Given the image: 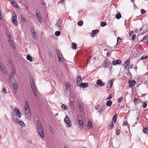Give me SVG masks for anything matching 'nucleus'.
<instances>
[{
  "label": "nucleus",
  "mask_w": 148,
  "mask_h": 148,
  "mask_svg": "<svg viewBox=\"0 0 148 148\" xmlns=\"http://www.w3.org/2000/svg\"><path fill=\"white\" fill-rule=\"evenodd\" d=\"M79 79L82 81L81 77L80 76L77 77V80H76L77 84L78 86H80L81 85V83Z\"/></svg>",
  "instance_id": "obj_14"
},
{
  "label": "nucleus",
  "mask_w": 148,
  "mask_h": 148,
  "mask_svg": "<svg viewBox=\"0 0 148 148\" xmlns=\"http://www.w3.org/2000/svg\"><path fill=\"white\" fill-rule=\"evenodd\" d=\"M136 84L135 81L134 80H132L130 84V86L132 87L133 86H134Z\"/></svg>",
  "instance_id": "obj_25"
},
{
  "label": "nucleus",
  "mask_w": 148,
  "mask_h": 148,
  "mask_svg": "<svg viewBox=\"0 0 148 148\" xmlns=\"http://www.w3.org/2000/svg\"><path fill=\"white\" fill-rule=\"evenodd\" d=\"M123 99V97H121L120 98H119L118 99V101H117L119 103L121 102L122 101Z\"/></svg>",
  "instance_id": "obj_45"
},
{
  "label": "nucleus",
  "mask_w": 148,
  "mask_h": 148,
  "mask_svg": "<svg viewBox=\"0 0 148 148\" xmlns=\"http://www.w3.org/2000/svg\"><path fill=\"white\" fill-rule=\"evenodd\" d=\"M78 123L79 125V127L80 129L83 128L84 126V123L83 122V120L82 117L81 116H78Z\"/></svg>",
  "instance_id": "obj_5"
},
{
  "label": "nucleus",
  "mask_w": 148,
  "mask_h": 148,
  "mask_svg": "<svg viewBox=\"0 0 148 148\" xmlns=\"http://www.w3.org/2000/svg\"><path fill=\"white\" fill-rule=\"evenodd\" d=\"M143 132L145 134H148V130L147 128H144L143 129Z\"/></svg>",
  "instance_id": "obj_40"
},
{
  "label": "nucleus",
  "mask_w": 148,
  "mask_h": 148,
  "mask_svg": "<svg viewBox=\"0 0 148 148\" xmlns=\"http://www.w3.org/2000/svg\"><path fill=\"white\" fill-rule=\"evenodd\" d=\"M17 19V16L15 13H13V17L12 18V23L16 26H17L18 25L17 22L16 20Z\"/></svg>",
  "instance_id": "obj_9"
},
{
  "label": "nucleus",
  "mask_w": 148,
  "mask_h": 148,
  "mask_svg": "<svg viewBox=\"0 0 148 148\" xmlns=\"http://www.w3.org/2000/svg\"><path fill=\"white\" fill-rule=\"evenodd\" d=\"M12 119L13 121L16 123L18 121H19V120L16 118L15 116H14L12 117Z\"/></svg>",
  "instance_id": "obj_34"
},
{
  "label": "nucleus",
  "mask_w": 148,
  "mask_h": 148,
  "mask_svg": "<svg viewBox=\"0 0 148 148\" xmlns=\"http://www.w3.org/2000/svg\"><path fill=\"white\" fill-rule=\"evenodd\" d=\"M111 61L108 59H106L103 64V67H107L109 66L111 64Z\"/></svg>",
  "instance_id": "obj_6"
},
{
  "label": "nucleus",
  "mask_w": 148,
  "mask_h": 148,
  "mask_svg": "<svg viewBox=\"0 0 148 148\" xmlns=\"http://www.w3.org/2000/svg\"><path fill=\"white\" fill-rule=\"evenodd\" d=\"M9 41L10 43L12 46V48L14 49H15L16 48L14 46V43L12 40L10 39V38H9Z\"/></svg>",
  "instance_id": "obj_17"
},
{
  "label": "nucleus",
  "mask_w": 148,
  "mask_h": 148,
  "mask_svg": "<svg viewBox=\"0 0 148 148\" xmlns=\"http://www.w3.org/2000/svg\"><path fill=\"white\" fill-rule=\"evenodd\" d=\"M15 69H14L12 70V72L11 73L10 76V78L11 77H13V76L14 75V74H15Z\"/></svg>",
  "instance_id": "obj_37"
},
{
  "label": "nucleus",
  "mask_w": 148,
  "mask_h": 148,
  "mask_svg": "<svg viewBox=\"0 0 148 148\" xmlns=\"http://www.w3.org/2000/svg\"><path fill=\"white\" fill-rule=\"evenodd\" d=\"M11 3L12 5L16 8L18 6V5L16 4V2L14 1H11Z\"/></svg>",
  "instance_id": "obj_28"
},
{
  "label": "nucleus",
  "mask_w": 148,
  "mask_h": 148,
  "mask_svg": "<svg viewBox=\"0 0 148 148\" xmlns=\"http://www.w3.org/2000/svg\"><path fill=\"white\" fill-rule=\"evenodd\" d=\"M21 21L22 22L24 23L26 21V20L25 19L23 15H21Z\"/></svg>",
  "instance_id": "obj_33"
},
{
  "label": "nucleus",
  "mask_w": 148,
  "mask_h": 148,
  "mask_svg": "<svg viewBox=\"0 0 148 148\" xmlns=\"http://www.w3.org/2000/svg\"><path fill=\"white\" fill-rule=\"evenodd\" d=\"M88 84L84 83H82L81 85L80 86H81L82 87L84 88H86V87H88Z\"/></svg>",
  "instance_id": "obj_27"
},
{
  "label": "nucleus",
  "mask_w": 148,
  "mask_h": 148,
  "mask_svg": "<svg viewBox=\"0 0 148 148\" xmlns=\"http://www.w3.org/2000/svg\"><path fill=\"white\" fill-rule=\"evenodd\" d=\"M141 14H144L145 13V10H144L143 9H142L141 10Z\"/></svg>",
  "instance_id": "obj_60"
},
{
  "label": "nucleus",
  "mask_w": 148,
  "mask_h": 148,
  "mask_svg": "<svg viewBox=\"0 0 148 148\" xmlns=\"http://www.w3.org/2000/svg\"><path fill=\"white\" fill-rule=\"evenodd\" d=\"M109 129H112L114 127V124L113 122H111L109 125Z\"/></svg>",
  "instance_id": "obj_42"
},
{
  "label": "nucleus",
  "mask_w": 148,
  "mask_h": 148,
  "mask_svg": "<svg viewBox=\"0 0 148 148\" xmlns=\"http://www.w3.org/2000/svg\"><path fill=\"white\" fill-rule=\"evenodd\" d=\"M133 67V65L132 64H131L130 65V69H132Z\"/></svg>",
  "instance_id": "obj_61"
},
{
  "label": "nucleus",
  "mask_w": 148,
  "mask_h": 148,
  "mask_svg": "<svg viewBox=\"0 0 148 148\" xmlns=\"http://www.w3.org/2000/svg\"><path fill=\"white\" fill-rule=\"evenodd\" d=\"M69 106L71 109L73 108L74 107V106L73 104V101H71L69 102Z\"/></svg>",
  "instance_id": "obj_24"
},
{
  "label": "nucleus",
  "mask_w": 148,
  "mask_h": 148,
  "mask_svg": "<svg viewBox=\"0 0 148 148\" xmlns=\"http://www.w3.org/2000/svg\"><path fill=\"white\" fill-rule=\"evenodd\" d=\"M147 104L145 102H144L142 104V106L144 108H146L147 107Z\"/></svg>",
  "instance_id": "obj_51"
},
{
  "label": "nucleus",
  "mask_w": 148,
  "mask_h": 148,
  "mask_svg": "<svg viewBox=\"0 0 148 148\" xmlns=\"http://www.w3.org/2000/svg\"><path fill=\"white\" fill-rule=\"evenodd\" d=\"M113 84V82L112 81H109L108 85H109L110 88H112Z\"/></svg>",
  "instance_id": "obj_38"
},
{
  "label": "nucleus",
  "mask_w": 148,
  "mask_h": 148,
  "mask_svg": "<svg viewBox=\"0 0 148 148\" xmlns=\"http://www.w3.org/2000/svg\"><path fill=\"white\" fill-rule=\"evenodd\" d=\"M58 113H56V114H55V116H58Z\"/></svg>",
  "instance_id": "obj_63"
},
{
  "label": "nucleus",
  "mask_w": 148,
  "mask_h": 148,
  "mask_svg": "<svg viewBox=\"0 0 148 148\" xmlns=\"http://www.w3.org/2000/svg\"><path fill=\"white\" fill-rule=\"evenodd\" d=\"M0 69L1 70L4 72L5 71L4 66L3 64L0 62Z\"/></svg>",
  "instance_id": "obj_22"
},
{
  "label": "nucleus",
  "mask_w": 148,
  "mask_h": 148,
  "mask_svg": "<svg viewBox=\"0 0 148 148\" xmlns=\"http://www.w3.org/2000/svg\"><path fill=\"white\" fill-rule=\"evenodd\" d=\"M12 85L13 88V92L16 94L18 90V83L17 82H15L12 84Z\"/></svg>",
  "instance_id": "obj_7"
},
{
  "label": "nucleus",
  "mask_w": 148,
  "mask_h": 148,
  "mask_svg": "<svg viewBox=\"0 0 148 148\" xmlns=\"http://www.w3.org/2000/svg\"><path fill=\"white\" fill-rule=\"evenodd\" d=\"M133 32H134L132 31L130 32H129V36L131 37V36L133 34Z\"/></svg>",
  "instance_id": "obj_55"
},
{
  "label": "nucleus",
  "mask_w": 148,
  "mask_h": 148,
  "mask_svg": "<svg viewBox=\"0 0 148 148\" xmlns=\"http://www.w3.org/2000/svg\"><path fill=\"white\" fill-rule=\"evenodd\" d=\"M110 53L109 52H108L107 53V57H109L110 55Z\"/></svg>",
  "instance_id": "obj_62"
},
{
  "label": "nucleus",
  "mask_w": 148,
  "mask_h": 148,
  "mask_svg": "<svg viewBox=\"0 0 148 148\" xmlns=\"http://www.w3.org/2000/svg\"><path fill=\"white\" fill-rule=\"evenodd\" d=\"M141 101V100L140 99H137L135 98L134 99V101L135 104L138 103H140Z\"/></svg>",
  "instance_id": "obj_20"
},
{
  "label": "nucleus",
  "mask_w": 148,
  "mask_h": 148,
  "mask_svg": "<svg viewBox=\"0 0 148 148\" xmlns=\"http://www.w3.org/2000/svg\"><path fill=\"white\" fill-rule=\"evenodd\" d=\"M121 42V39L119 37L117 38V44H119Z\"/></svg>",
  "instance_id": "obj_43"
},
{
  "label": "nucleus",
  "mask_w": 148,
  "mask_h": 148,
  "mask_svg": "<svg viewBox=\"0 0 148 148\" xmlns=\"http://www.w3.org/2000/svg\"><path fill=\"white\" fill-rule=\"evenodd\" d=\"M61 108L62 109L64 110H68V107L64 105V104H62L61 106Z\"/></svg>",
  "instance_id": "obj_36"
},
{
  "label": "nucleus",
  "mask_w": 148,
  "mask_h": 148,
  "mask_svg": "<svg viewBox=\"0 0 148 148\" xmlns=\"http://www.w3.org/2000/svg\"><path fill=\"white\" fill-rule=\"evenodd\" d=\"M130 63V60L128 59L126 60L123 66H124L125 69H127L128 73L129 71V65Z\"/></svg>",
  "instance_id": "obj_4"
},
{
  "label": "nucleus",
  "mask_w": 148,
  "mask_h": 148,
  "mask_svg": "<svg viewBox=\"0 0 148 148\" xmlns=\"http://www.w3.org/2000/svg\"><path fill=\"white\" fill-rule=\"evenodd\" d=\"M92 123L91 122L89 121L88 124V127H89V128H91L92 127Z\"/></svg>",
  "instance_id": "obj_39"
},
{
  "label": "nucleus",
  "mask_w": 148,
  "mask_h": 148,
  "mask_svg": "<svg viewBox=\"0 0 148 148\" xmlns=\"http://www.w3.org/2000/svg\"><path fill=\"white\" fill-rule=\"evenodd\" d=\"M31 29V31L32 33L33 36H34L35 37L36 36V33L34 29L32 27H30Z\"/></svg>",
  "instance_id": "obj_26"
},
{
  "label": "nucleus",
  "mask_w": 148,
  "mask_h": 148,
  "mask_svg": "<svg viewBox=\"0 0 148 148\" xmlns=\"http://www.w3.org/2000/svg\"><path fill=\"white\" fill-rule=\"evenodd\" d=\"M147 40H148V35H146L141 41L146 42Z\"/></svg>",
  "instance_id": "obj_31"
},
{
  "label": "nucleus",
  "mask_w": 148,
  "mask_h": 148,
  "mask_svg": "<svg viewBox=\"0 0 148 148\" xmlns=\"http://www.w3.org/2000/svg\"><path fill=\"white\" fill-rule=\"evenodd\" d=\"M99 30L97 29L92 30V34H91V36L92 37L95 36V34L99 32Z\"/></svg>",
  "instance_id": "obj_15"
},
{
  "label": "nucleus",
  "mask_w": 148,
  "mask_h": 148,
  "mask_svg": "<svg viewBox=\"0 0 148 148\" xmlns=\"http://www.w3.org/2000/svg\"><path fill=\"white\" fill-rule=\"evenodd\" d=\"M148 57V56H142L140 57V58L141 60H144L146 59H147Z\"/></svg>",
  "instance_id": "obj_50"
},
{
  "label": "nucleus",
  "mask_w": 148,
  "mask_h": 148,
  "mask_svg": "<svg viewBox=\"0 0 148 148\" xmlns=\"http://www.w3.org/2000/svg\"><path fill=\"white\" fill-rule=\"evenodd\" d=\"M120 133V130H118L116 131V134L117 135H119Z\"/></svg>",
  "instance_id": "obj_59"
},
{
  "label": "nucleus",
  "mask_w": 148,
  "mask_h": 148,
  "mask_svg": "<svg viewBox=\"0 0 148 148\" xmlns=\"http://www.w3.org/2000/svg\"><path fill=\"white\" fill-rule=\"evenodd\" d=\"M97 84L99 85L103 86L105 84V83L102 82L100 79H98L97 82Z\"/></svg>",
  "instance_id": "obj_16"
},
{
  "label": "nucleus",
  "mask_w": 148,
  "mask_h": 148,
  "mask_svg": "<svg viewBox=\"0 0 148 148\" xmlns=\"http://www.w3.org/2000/svg\"><path fill=\"white\" fill-rule=\"evenodd\" d=\"M121 15L120 13H118L116 15V17L118 19H119L121 17Z\"/></svg>",
  "instance_id": "obj_41"
},
{
  "label": "nucleus",
  "mask_w": 148,
  "mask_h": 148,
  "mask_svg": "<svg viewBox=\"0 0 148 148\" xmlns=\"http://www.w3.org/2000/svg\"><path fill=\"white\" fill-rule=\"evenodd\" d=\"M106 25V23L103 22H101V25L102 27H104Z\"/></svg>",
  "instance_id": "obj_44"
},
{
  "label": "nucleus",
  "mask_w": 148,
  "mask_h": 148,
  "mask_svg": "<svg viewBox=\"0 0 148 148\" xmlns=\"http://www.w3.org/2000/svg\"><path fill=\"white\" fill-rule=\"evenodd\" d=\"M27 60H29L30 62H32L33 61L32 58L30 55H29L27 56Z\"/></svg>",
  "instance_id": "obj_35"
},
{
  "label": "nucleus",
  "mask_w": 148,
  "mask_h": 148,
  "mask_svg": "<svg viewBox=\"0 0 148 148\" xmlns=\"http://www.w3.org/2000/svg\"><path fill=\"white\" fill-rule=\"evenodd\" d=\"M71 89L70 86L69 84L68 83H66V88Z\"/></svg>",
  "instance_id": "obj_46"
},
{
  "label": "nucleus",
  "mask_w": 148,
  "mask_h": 148,
  "mask_svg": "<svg viewBox=\"0 0 148 148\" xmlns=\"http://www.w3.org/2000/svg\"><path fill=\"white\" fill-rule=\"evenodd\" d=\"M100 107V105H98L95 107V108L96 110H98Z\"/></svg>",
  "instance_id": "obj_56"
},
{
  "label": "nucleus",
  "mask_w": 148,
  "mask_h": 148,
  "mask_svg": "<svg viewBox=\"0 0 148 148\" xmlns=\"http://www.w3.org/2000/svg\"><path fill=\"white\" fill-rule=\"evenodd\" d=\"M60 34V32L59 31H56L55 33V34L56 36H59Z\"/></svg>",
  "instance_id": "obj_49"
},
{
  "label": "nucleus",
  "mask_w": 148,
  "mask_h": 148,
  "mask_svg": "<svg viewBox=\"0 0 148 148\" xmlns=\"http://www.w3.org/2000/svg\"><path fill=\"white\" fill-rule=\"evenodd\" d=\"M29 80L30 85L33 93L34 96H36L37 94L36 92V89H37L36 86L34 81L33 78H30Z\"/></svg>",
  "instance_id": "obj_3"
},
{
  "label": "nucleus",
  "mask_w": 148,
  "mask_h": 148,
  "mask_svg": "<svg viewBox=\"0 0 148 148\" xmlns=\"http://www.w3.org/2000/svg\"><path fill=\"white\" fill-rule=\"evenodd\" d=\"M103 106L102 107H101L100 110V112H102L103 110L105 108H103Z\"/></svg>",
  "instance_id": "obj_58"
},
{
  "label": "nucleus",
  "mask_w": 148,
  "mask_h": 148,
  "mask_svg": "<svg viewBox=\"0 0 148 148\" xmlns=\"http://www.w3.org/2000/svg\"><path fill=\"white\" fill-rule=\"evenodd\" d=\"M72 48L73 49H75L77 48V45L76 44L75 42H73L72 43Z\"/></svg>",
  "instance_id": "obj_29"
},
{
  "label": "nucleus",
  "mask_w": 148,
  "mask_h": 148,
  "mask_svg": "<svg viewBox=\"0 0 148 148\" xmlns=\"http://www.w3.org/2000/svg\"><path fill=\"white\" fill-rule=\"evenodd\" d=\"M112 97V95L111 94L109 95V96L107 98V99H111Z\"/></svg>",
  "instance_id": "obj_54"
},
{
  "label": "nucleus",
  "mask_w": 148,
  "mask_h": 148,
  "mask_svg": "<svg viewBox=\"0 0 148 148\" xmlns=\"http://www.w3.org/2000/svg\"><path fill=\"white\" fill-rule=\"evenodd\" d=\"M112 103V101L110 100L108 101L106 103V105L108 106H111Z\"/></svg>",
  "instance_id": "obj_32"
},
{
  "label": "nucleus",
  "mask_w": 148,
  "mask_h": 148,
  "mask_svg": "<svg viewBox=\"0 0 148 148\" xmlns=\"http://www.w3.org/2000/svg\"><path fill=\"white\" fill-rule=\"evenodd\" d=\"M122 61L121 60H115L112 62V64L114 65H115L117 64H121Z\"/></svg>",
  "instance_id": "obj_12"
},
{
  "label": "nucleus",
  "mask_w": 148,
  "mask_h": 148,
  "mask_svg": "<svg viewBox=\"0 0 148 148\" xmlns=\"http://www.w3.org/2000/svg\"><path fill=\"white\" fill-rule=\"evenodd\" d=\"M84 104L83 102H80L79 103V109L81 112H83L84 111Z\"/></svg>",
  "instance_id": "obj_10"
},
{
  "label": "nucleus",
  "mask_w": 148,
  "mask_h": 148,
  "mask_svg": "<svg viewBox=\"0 0 148 148\" xmlns=\"http://www.w3.org/2000/svg\"><path fill=\"white\" fill-rule=\"evenodd\" d=\"M136 37V35L134 34L132 36V40L134 41Z\"/></svg>",
  "instance_id": "obj_52"
},
{
  "label": "nucleus",
  "mask_w": 148,
  "mask_h": 148,
  "mask_svg": "<svg viewBox=\"0 0 148 148\" xmlns=\"http://www.w3.org/2000/svg\"><path fill=\"white\" fill-rule=\"evenodd\" d=\"M83 22L82 21H80L78 22V25L80 26H82L83 24Z\"/></svg>",
  "instance_id": "obj_48"
},
{
  "label": "nucleus",
  "mask_w": 148,
  "mask_h": 148,
  "mask_svg": "<svg viewBox=\"0 0 148 148\" xmlns=\"http://www.w3.org/2000/svg\"><path fill=\"white\" fill-rule=\"evenodd\" d=\"M36 126L38 134L40 135L41 138H43L44 137L43 130L40 121L38 120L37 121Z\"/></svg>",
  "instance_id": "obj_1"
},
{
  "label": "nucleus",
  "mask_w": 148,
  "mask_h": 148,
  "mask_svg": "<svg viewBox=\"0 0 148 148\" xmlns=\"http://www.w3.org/2000/svg\"><path fill=\"white\" fill-rule=\"evenodd\" d=\"M16 123L23 127L25 125V124L22 121L20 120H19V121H18Z\"/></svg>",
  "instance_id": "obj_30"
},
{
  "label": "nucleus",
  "mask_w": 148,
  "mask_h": 148,
  "mask_svg": "<svg viewBox=\"0 0 148 148\" xmlns=\"http://www.w3.org/2000/svg\"><path fill=\"white\" fill-rule=\"evenodd\" d=\"M127 121H125L123 123V125L124 126H125L127 125Z\"/></svg>",
  "instance_id": "obj_57"
},
{
  "label": "nucleus",
  "mask_w": 148,
  "mask_h": 148,
  "mask_svg": "<svg viewBox=\"0 0 148 148\" xmlns=\"http://www.w3.org/2000/svg\"><path fill=\"white\" fill-rule=\"evenodd\" d=\"M56 54L57 57L58 59V61L59 62H61L62 61V59L60 57V54L58 51L56 52Z\"/></svg>",
  "instance_id": "obj_18"
},
{
  "label": "nucleus",
  "mask_w": 148,
  "mask_h": 148,
  "mask_svg": "<svg viewBox=\"0 0 148 148\" xmlns=\"http://www.w3.org/2000/svg\"><path fill=\"white\" fill-rule=\"evenodd\" d=\"M64 121L65 123L67 124V126L68 127H70L72 123L70 121L69 118L68 116H66L65 117L64 119Z\"/></svg>",
  "instance_id": "obj_8"
},
{
  "label": "nucleus",
  "mask_w": 148,
  "mask_h": 148,
  "mask_svg": "<svg viewBox=\"0 0 148 148\" xmlns=\"http://www.w3.org/2000/svg\"><path fill=\"white\" fill-rule=\"evenodd\" d=\"M117 115L116 114L115 115L113 116L112 118V120L113 122L116 123V121L117 120Z\"/></svg>",
  "instance_id": "obj_21"
},
{
  "label": "nucleus",
  "mask_w": 148,
  "mask_h": 148,
  "mask_svg": "<svg viewBox=\"0 0 148 148\" xmlns=\"http://www.w3.org/2000/svg\"><path fill=\"white\" fill-rule=\"evenodd\" d=\"M64 0H61V2H64Z\"/></svg>",
  "instance_id": "obj_64"
},
{
  "label": "nucleus",
  "mask_w": 148,
  "mask_h": 148,
  "mask_svg": "<svg viewBox=\"0 0 148 148\" xmlns=\"http://www.w3.org/2000/svg\"><path fill=\"white\" fill-rule=\"evenodd\" d=\"M2 92H3L4 93H5V94L7 93V90H6L5 89V88H3L2 89Z\"/></svg>",
  "instance_id": "obj_53"
},
{
  "label": "nucleus",
  "mask_w": 148,
  "mask_h": 148,
  "mask_svg": "<svg viewBox=\"0 0 148 148\" xmlns=\"http://www.w3.org/2000/svg\"><path fill=\"white\" fill-rule=\"evenodd\" d=\"M0 69L1 70L4 72L5 71L4 66L3 64L0 62Z\"/></svg>",
  "instance_id": "obj_23"
},
{
  "label": "nucleus",
  "mask_w": 148,
  "mask_h": 148,
  "mask_svg": "<svg viewBox=\"0 0 148 148\" xmlns=\"http://www.w3.org/2000/svg\"><path fill=\"white\" fill-rule=\"evenodd\" d=\"M36 16L37 17L38 20L39 21L40 23H41L42 21V18L41 16L40 13L39 12L38 13L36 12Z\"/></svg>",
  "instance_id": "obj_13"
},
{
  "label": "nucleus",
  "mask_w": 148,
  "mask_h": 148,
  "mask_svg": "<svg viewBox=\"0 0 148 148\" xmlns=\"http://www.w3.org/2000/svg\"><path fill=\"white\" fill-rule=\"evenodd\" d=\"M24 111L27 119L29 120L31 119V116L30 109L29 107L28 103L27 101H26L25 102Z\"/></svg>",
  "instance_id": "obj_2"
},
{
  "label": "nucleus",
  "mask_w": 148,
  "mask_h": 148,
  "mask_svg": "<svg viewBox=\"0 0 148 148\" xmlns=\"http://www.w3.org/2000/svg\"><path fill=\"white\" fill-rule=\"evenodd\" d=\"M71 92V89H69L68 88V89L66 88L64 92V94L66 95L68 94V92L70 93Z\"/></svg>",
  "instance_id": "obj_19"
},
{
  "label": "nucleus",
  "mask_w": 148,
  "mask_h": 148,
  "mask_svg": "<svg viewBox=\"0 0 148 148\" xmlns=\"http://www.w3.org/2000/svg\"><path fill=\"white\" fill-rule=\"evenodd\" d=\"M57 26L59 27H61V25L60 24V23L59 21H58L56 23Z\"/></svg>",
  "instance_id": "obj_47"
},
{
  "label": "nucleus",
  "mask_w": 148,
  "mask_h": 148,
  "mask_svg": "<svg viewBox=\"0 0 148 148\" xmlns=\"http://www.w3.org/2000/svg\"><path fill=\"white\" fill-rule=\"evenodd\" d=\"M14 112L18 118H20L21 114L19 110L15 108L14 110Z\"/></svg>",
  "instance_id": "obj_11"
}]
</instances>
